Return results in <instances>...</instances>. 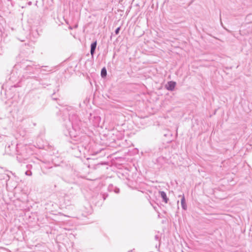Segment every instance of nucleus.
Segmentation results:
<instances>
[{"instance_id": "obj_1", "label": "nucleus", "mask_w": 252, "mask_h": 252, "mask_svg": "<svg viewBox=\"0 0 252 252\" xmlns=\"http://www.w3.org/2000/svg\"><path fill=\"white\" fill-rule=\"evenodd\" d=\"M69 121L71 123V128H69L64 131V134L69 136L71 139L70 142L73 144L83 143L87 138L86 135L81 131V127L83 123L76 115L74 111L68 113Z\"/></svg>"}, {"instance_id": "obj_2", "label": "nucleus", "mask_w": 252, "mask_h": 252, "mask_svg": "<svg viewBox=\"0 0 252 252\" xmlns=\"http://www.w3.org/2000/svg\"><path fill=\"white\" fill-rule=\"evenodd\" d=\"M35 65L30 61L23 60L15 65L11 73L10 79L13 81H21L23 78H28L27 74L33 73Z\"/></svg>"}, {"instance_id": "obj_3", "label": "nucleus", "mask_w": 252, "mask_h": 252, "mask_svg": "<svg viewBox=\"0 0 252 252\" xmlns=\"http://www.w3.org/2000/svg\"><path fill=\"white\" fill-rule=\"evenodd\" d=\"M35 147L31 145H22L17 144L16 147L17 158L19 162L28 159L29 156L33 154Z\"/></svg>"}, {"instance_id": "obj_4", "label": "nucleus", "mask_w": 252, "mask_h": 252, "mask_svg": "<svg viewBox=\"0 0 252 252\" xmlns=\"http://www.w3.org/2000/svg\"><path fill=\"white\" fill-rule=\"evenodd\" d=\"M97 45V41L95 40L94 41L91 45V50H90V53L92 57H94V55L95 53V51Z\"/></svg>"}, {"instance_id": "obj_5", "label": "nucleus", "mask_w": 252, "mask_h": 252, "mask_svg": "<svg viewBox=\"0 0 252 252\" xmlns=\"http://www.w3.org/2000/svg\"><path fill=\"white\" fill-rule=\"evenodd\" d=\"M179 197H181V206L183 209L184 210H186L187 208V206L186 203V200L184 196V195H179Z\"/></svg>"}, {"instance_id": "obj_6", "label": "nucleus", "mask_w": 252, "mask_h": 252, "mask_svg": "<svg viewBox=\"0 0 252 252\" xmlns=\"http://www.w3.org/2000/svg\"><path fill=\"white\" fill-rule=\"evenodd\" d=\"M176 86V83L173 81H169L167 85V89L169 91H172L174 90Z\"/></svg>"}, {"instance_id": "obj_7", "label": "nucleus", "mask_w": 252, "mask_h": 252, "mask_svg": "<svg viewBox=\"0 0 252 252\" xmlns=\"http://www.w3.org/2000/svg\"><path fill=\"white\" fill-rule=\"evenodd\" d=\"M159 194L162 198L163 201L167 203L168 201V198L166 196V193L163 191H159Z\"/></svg>"}, {"instance_id": "obj_8", "label": "nucleus", "mask_w": 252, "mask_h": 252, "mask_svg": "<svg viewBox=\"0 0 252 252\" xmlns=\"http://www.w3.org/2000/svg\"><path fill=\"white\" fill-rule=\"evenodd\" d=\"M160 239H161V234L158 233L155 236V239L158 242V248H159L160 244ZM156 247L157 248H158V245L157 244H156Z\"/></svg>"}, {"instance_id": "obj_9", "label": "nucleus", "mask_w": 252, "mask_h": 252, "mask_svg": "<svg viewBox=\"0 0 252 252\" xmlns=\"http://www.w3.org/2000/svg\"><path fill=\"white\" fill-rule=\"evenodd\" d=\"M107 75V71L105 67H103L101 71V76L102 77H106Z\"/></svg>"}, {"instance_id": "obj_10", "label": "nucleus", "mask_w": 252, "mask_h": 252, "mask_svg": "<svg viewBox=\"0 0 252 252\" xmlns=\"http://www.w3.org/2000/svg\"><path fill=\"white\" fill-rule=\"evenodd\" d=\"M26 175L28 176H31L32 174V172L30 170H28L25 172Z\"/></svg>"}, {"instance_id": "obj_11", "label": "nucleus", "mask_w": 252, "mask_h": 252, "mask_svg": "<svg viewBox=\"0 0 252 252\" xmlns=\"http://www.w3.org/2000/svg\"><path fill=\"white\" fill-rule=\"evenodd\" d=\"M120 27H119L118 28H117L115 31V34H118L119 32H120Z\"/></svg>"}, {"instance_id": "obj_12", "label": "nucleus", "mask_w": 252, "mask_h": 252, "mask_svg": "<svg viewBox=\"0 0 252 252\" xmlns=\"http://www.w3.org/2000/svg\"><path fill=\"white\" fill-rule=\"evenodd\" d=\"M72 109V108L71 107H67L64 109V113L69 111Z\"/></svg>"}, {"instance_id": "obj_13", "label": "nucleus", "mask_w": 252, "mask_h": 252, "mask_svg": "<svg viewBox=\"0 0 252 252\" xmlns=\"http://www.w3.org/2000/svg\"><path fill=\"white\" fill-rule=\"evenodd\" d=\"M114 192L116 193H118L120 192L119 189L115 187L114 189Z\"/></svg>"}, {"instance_id": "obj_14", "label": "nucleus", "mask_w": 252, "mask_h": 252, "mask_svg": "<svg viewBox=\"0 0 252 252\" xmlns=\"http://www.w3.org/2000/svg\"><path fill=\"white\" fill-rule=\"evenodd\" d=\"M89 213H85L84 214H83V216H85V217H86L87 215H89Z\"/></svg>"}, {"instance_id": "obj_15", "label": "nucleus", "mask_w": 252, "mask_h": 252, "mask_svg": "<svg viewBox=\"0 0 252 252\" xmlns=\"http://www.w3.org/2000/svg\"><path fill=\"white\" fill-rule=\"evenodd\" d=\"M27 168H31V165H30V164L27 165Z\"/></svg>"}, {"instance_id": "obj_16", "label": "nucleus", "mask_w": 252, "mask_h": 252, "mask_svg": "<svg viewBox=\"0 0 252 252\" xmlns=\"http://www.w3.org/2000/svg\"><path fill=\"white\" fill-rule=\"evenodd\" d=\"M160 159V158H159L157 159V160H158V161H159V160Z\"/></svg>"}, {"instance_id": "obj_17", "label": "nucleus", "mask_w": 252, "mask_h": 252, "mask_svg": "<svg viewBox=\"0 0 252 252\" xmlns=\"http://www.w3.org/2000/svg\"><path fill=\"white\" fill-rule=\"evenodd\" d=\"M32 2H29V4H31Z\"/></svg>"}, {"instance_id": "obj_18", "label": "nucleus", "mask_w": 252, "mask_h": 252, "mask_svg": "<svg viewBox=\"0 0 252 252\" xmlns=\"http://www.w3.org/2000/svg\"><path fill=\"white\" fill-rule=\"evenodd\" d=\"M47 71H52V69L48 70Z\"/></svg>"}, {"instance_id": "obj_19", "label": "nucleus", "mask_w": 252, "mask_h": 252, "mask_svg": "<svg viewBox=\"0 0 252 252\" xmlns=\"http://www.w3.org/2000/svg\"><path fill=\"white\" fill-rule=\"evenodd\" d=\"M44 70L45 71H47L48 70H47V69H45Z\"/></svg>"}]
</instances>
